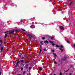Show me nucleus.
Returning a JSON list of instances; mask_svg holds the SVG:
<instances>
[{
    "label": "nucleus",
    "mask_w": 75,
    "mask_h": 75,
    "mask_svg": "<svg viewBox=\"0 0 75 75\" xmlns=\"http://www.w3.org/2000/svg\"><path fill=\"white\" fill-rule=\"evenodd\" d=\"M61 47V48H59V50H61V51H63L64 49H62V48H63V46H62V45H61V46H59L57 45H56V47Z\"/></svg>",
    "instance_id": "nucleus-1"
},
{
    "label": "nucleus",
    "mask_w": 75,
    "mask_h": 75,
    "mask_svg": "<svg viewBox=\"0 0 75 75\" xmlns=\"http://www.w3.org/2000/svg\"><path fill=\"white\" fill-rule=\"evenodd\" d=\"M44 75H46V74H45Z\"/></svg>",
    "instance_id": "nucleus-40"
},
{
    "label": "nucleus",
    "mask_w": 75,
    "mask_h": 75,
    "mask_svg": "<svg viewBox=\"0 0 75 75\" xmlns=\"http://www.w3.org/2000/svg\"><path fill=\"white\" fill-rule=\"evenodd\" d=\"M16 31H17V30Z\"/></svg>",
    "instance_id": "nucleus-45"
},
{
    "label": "nucleus",
    "mask_w": 75,
    "mask_h": 75,
    "mask_svg": "<svg viewBox=\"0 0 75 75\" xmlns=\"http://www.w3.org/2000/svg\"><path fill=\"white\" fill-rule=\"evenodd\" d=\"M28 64H26L25 65V68L26 69H28Z\"/></svg>",
    "instance_id": "nucleus-8"
},
{
    "label": "nucleus",
    "mask_w": 75,
    "mask_h": 75,
    "mask_svg": "<svg viewBox=\"0 0 75 75\" xmlns=\"http://www.w3.org/2000/svg\"><path fill=\"white\" fill-rule=\"evenodd\" d=\"M40 52L39 53V55H40V54H41V51H42V48H41V45H40Z\"/></svg>",
    "instance_id": "nucleus-5"
},
{
    "label": "nucleus",
    "mask_w": 75,
    "mask_h": 75,
    "mask_svg": "<svg viewBox=\"0 0 75 75\" xmlns=\"http://www.w3.org/2000/svg\"><path fill=\"white\" fill-rule=\"evenodd\" d=\"M67 57H65L63 59V61H66V60H67Z\"/></svg>",
    "instance_id": "nucleus-10"
},
{
    "label": "nucleus",
    "mask_w": 75,
    "mask_h": 75,
    "mask_svg": "<svg viewBox=\"0 0 75 75\" xmlns=\"http://www.w3.org/2000/svg\"><path fill=\"white\" fill-rule=\"evenodd\" d=\"M62 75V73H60L59 74V75Z\"/></svg>",
    "instance_id": "nucleus-31"
},
{
    "label": "nucleus",
    "mask_w": 75,
    "mask_h": 75,
    "mask_svg": "<svg viewBox=\"0 0 75 75\" xmlns=\"http://www.w3.org/2000/svg\"><path fill=\"white\" fill-rule=\"evenodd\" d=\"M46 50V48H45L44 49H43L44 51H45Z\"/></svg>",
    "instance_id": "nucleus-27"
},
{
    "label": "nucleus",
    "mask_w": 75,
    "mask_h": 75,
    "mask_svg": "<svg viewBox=\"0 0 75 75\" xmlns=\"http://www.w3.org/2000/svg\"><path fill=\"white\" fill-rule=\"evenodd\" d=\"M42 75H44V74H43Z\"/></svg>",
    "instance_id": "nucleus-44"
},
{
    "label": "nucleus",
    "mask_w": 75,
    "mask_h": 75,
    "mask_svg": "<svg viewBox=\"0 0 75 75\" xmlns=\"http://www.w3.org/2000/svg\"><path fill=\"white\" fill-rule=\"evenodd\" d=\"M54 38V37H51V39L52 40V38Z\"/></svg>",
    "instance_id": "nucleus-26"
},
{
    "label": "nucleus",
    "mask_w": 75,
    "mask_h": 75,
    "mask_svg": "<svg viewBox=\"0 0 75 75\" xmlns=\"http://www.w3.org/2000/svg\"><path fill=\"white\" fill-rule=\"evenodd\" d=\"M68 70H67V71H64V72H66H66H68Z\"/></svg>",
    "instance_id": "nucleus-29"
},
{
    "label": "nucleus",
    "mask_w": 75,
    "mask_h": 75,
    "mask_svg": "<svg viewBox=\"0 0 75 75\" xmlns=\"http://www.w3.org/2000/svg\"><path fill=\"white\" fill-rule=\"evenodd\" d=\"M7 34H6L5 35V36H4L5 38H6V37H7Z\"/></svg>",
    "instance_id": "nucleus-15"
},
{
    "label": "nucleus",
    "mask_w": 75,
    "mask_h": 75,
    "mask_svg": "<svg viewBox=\"0 0 75 75\" xmlns=\"http://www.w3.org/2000/svg\"><path fill=\"white\" fill-rule=\"evenodd\" d=\"M25 74V71H23V75H24Z\"/></svg>",
    "instance_id": "nucleus-18"
},
{
    "label": "nucleus",
    "mask_w": 75,
    "mask_h": 75,
    "mask_svg": "<svg viewBox=\"0 0 75 75\" xmlns=\"http://www.w3.org/2000/svg\"><path fill=\"white\" fill-rule=\"evenodd\" d=\"M49 42H50V44H52L53 46H55V44L54 43V42L51 41H49Z\"/></svg>",
    "instance_id": "nucleus-4"
},
{
    "label": "nucleus",
    "mask_w": 75,
    "mask_h": 75,
    "mask_svg": "<svg viewBox=\"0 0 75 75\" xmlns=\"http://www.w3.org/2000/svg\"><path fill=\"white\" fill-rule=\"evenodd\" d=\"M1 45L0 44V47H1Z\"/></svg>",
    "instance_id": "nucleus-37"
},
{
    "label": "nucleus",
    "mask_w": 75,
    "mask_h": 75,
    "mask_svg": "<svg viewBox=\"0 0 75 75\" xmlns=\"http://www.w3.org/2000/svg\"><path fill=\"white\" fill-rule=\"evenodd\" d=\"M32 69V67L30 66V67H29V70H30H30H31V69Z\"/></svg>",
    "instance_id": "nucleus-12"
},
{
    "label": "nucleus",
    "mask_w": 75,
    "mask_h": 75,
    "mask_svg": "<svg viewBox=\"0 0 75 75\" xmlns=\"http://www.w3.org/2000/svg\"><path fill=\"white\" fill-rule=\"evenodd\" d=\"M54 55L55 56V57H57V54H54Z\"/></svg>",
    "instance_id": "nucleus-28"
},
{
    "label": "nucleus",
    "mask_w": 75,
    "mask_h": 75,
    "mask_svg": "<svg viewBox=\"0 0 75 75\" xmlns=\"http://www.w3.org/2000/svg\"><path fill=\"white\" fill-rule=\"evenodd\" d=\"M1 71H0V75H1Z\"/></svg>",
    "instance_id": "nucleus-34"
},
{
    "label": "nucleus",
    "mask_w": 75,
    "mask_h": 75,
    "mask_svg": "<svg viewBox=\"0 0 75 75\" xmlns=\"http://www.w3.org/2000/svg\"><path fill=\"white\" fill-rule=\"evenodd\" d=\"M21 30H22V31H25V30L23 29H21Z\"/></svg>",
    "instance_id": "nucleus-22"
},
{
    "label": "nucleus",
    "mask_w": 75,
    "mask_h": 75,
    "mask_svg": "<svg viewBox=\"0 0 75 75\" xmlns=\"http://www.w3.org/2000/svg\"><path fill=\"white\" fill-rule=\"evenodd\" d=\"M0 42L1 43V44H3V40H0Z\"/></svg>",
    "instance_id": "nucleus-16"
},
{
    "label": "nucleus",
    "mask_w": 75,
    "mask_h": 75,
    "mask_svg": "<svg viewBox=\"0 0 75 75\" xmlns=\"http://www.w3.org/2000/svg\"><path fill=\"white\" fill-rule=\"evenodd\" d=\"M46 42H47V41H44V43H46Z\"/></svg>",
    "instance_id": "nucleus-32"
},
{
    "label": "nucleus",
    "mask_w": 75,
    "mask_h": 75,
    "mask_svg": "<svg viewBox=\"0 0 75 75\" xmlns=\"http://www.w3.org/2000/svg\"><path fill=\"white\" fill-rule=\"evenodd\" d=\"M29 62H28V61H27V62H26V63H29Z\"/></svg>",
    "instance_id": "nucleus-35"
},
{
    "label": "nucleus",
    "mask_w": 75,
    "mask_h": 75,
    "mask_svg": "<svg viewBox=\"0 0 75 75\" xmlns=\"http://www.w3.org/2000/svg\"><path fill=\"white\" fill-rule=\"evenodd\" d=\"M19 62H20V61H18L16 63V67H17V66H18V64Z\"/></svg>",
    "instance_id": "nucleus-11"
},
{
    "label": "nucleus",
    "mask_w": 75,
    "mask_h": 75,
    "mask_svg": "<svg viewBox=\"0 0 75 75\" xmlns=\"http://www.w3.org/2000/svg\"><path fill=\"white\" fill-rule=\"evenodd\" d=\"M42 40H45V37H43L42 38Z\"/></svg>",
    "instance_id": "nucleus-19"
},
{
    "label": "nucleus",
    "mask_w": 75,
    "mask_h": 75,
    "mask_svg": "<svg viewBox=\"0 0 75 75\" xmlns=\"http://www.w3.org/2000/svg\"><path fill=\"white\" fill-rule=\"evenodd\" d=\"M21 69V71H23V67H21L20 68Z\"/></svg>",
    "instance_id": "nucleus-23"
},
{
    "label": "nucleus",
    "mask_w": 75,
    "mask_h": 75,
    "mask_svg": "<svg viewBox=\"0 0 75 75\" xmlns=\"http://www.w3.org/2000/svg\"><path fill=\"white\" fill-rule=\"evenodd\" d=\"M3 47H2L1 48V51H3Z\"/></svg>",
    "instance_id": "nucleus-17"
},
{
    "label": "nucleus",
    "mask_w": 75,
    "mask_h": 75,
    "mask_svg": "<svg viewBox=\"0 0 75 75\" xmlns=\"http://www.w3.org/2000/svg\"><path fill=\"white\" fill-rule=\"evenodd\" d=\"M20 62H21V64H24V62H25V61L23 60H22L20 61Z\"/></svg>",
    "instance_id": "nucleus-7"
},
{
    "label": "nucleus",
    "mask_w": 75,
    "mask_h": 75,
    "mask_svg": "<svg viewBox=\"0 0 75 75\" xmlns=\"http://www.w3.org/2000/svg\"><path fill=\"white\" fill-rule=\"evenodd\" d=\"M43 42V41H41L40 42V44H41V45H43V43H42V42Z\"/></svg>",
    "instance_id": "nucleus-14"
},
{
    "label": "nucleus",
    "mask_w": 75,
    "mask_h": 75,
    "mask_svg": "<svg viewBox=\"0 0 75 75\" xmlns=\"http://www.w3.org/2000/svg\"><path fill=\"white\" fill-rule=\"evenodd\" d=\"M18 75H21V74H18Z\"/></svg>",
    "instance_id": "nucleus-41"
},
{
    "label": "nucleus",
    "mask_w": 75,
    "mask_h": 75,
    "mask_svg": "<svg viewBox=\"0 0 75 75\" xmlns=\"http://www.w3.org/2000/svg\"><path fill=\"white\" fill-rule=\"evenodd\" d=\"M59 27L60 30H64V28L63 27V26H60Z\"/></svg>",
    "instance_id": "nucleus-6"
},
{
    "label": "nucleus",
    "mask_w": 75,
    "mask_h": 75,
    "mask_svg": "<svg viewBox=\"0 0 75 75\" xmlns=\"http://www.w3.org/2000/svg\"><path fill=\"white\" fill-rule=\"evenodd\" d=\"M8 32H9V34H13V33H14V30H12L11 31H10V30H9L8 31L6 32H4V33H5L6 34V33H8Z\"/></svg>",
    "instance_id": "nucleus-2"
},
{
    "label": "nucleus",
    "mask_w": 75,
    "mask_h": 75,
    "mask_svg": "<svg viewBox=\"0 0 75 75\" xmlns=\"http://www.w3.org/2000/svg\"><path fill=\"white\" fill-rule=\"evenodd\" d=\"M70 74V75H72V74H71V73Z\"/></svg>",
    "instance_id": "nucleus-39"
},
{
    "label": "nucleus",
    "mask_w": 75,
    "mask_h": 75,
    "mask_svg": "<svg viewBox=\"0 0 75 75\" xmlns=\"http://www.w3.org/2000/svg\"><path fill=\"white\" fill-rule=\"evenodd\" d=\"M39 69V71H41L42 70V67H40V68Z\"/></svg>",
    "instance_id": "nucleus-13"
},
{
    "label": "nucleus",
    "mask_w": 75,
    "mask_h": 75,
    "mask_svg": "<svg viewBox=\"0 0 75 75\" xmlns=\"http://www.w3.org/2000/svg\"><path fill=\"white\" fill-rule=\"evenodd\" d=\"M26 58H27V59L28 58V57H26Z\"/></svg>",
    "instance_id": "nucleus-38"
},
{
    "label": "nucleus",
    "mask_w": 75,
    "mask_h": 75,
    "mask_svg": "<svg viewBox=\"0 0 75 75\" xmlns=\"http://www.w3.org/2000/svg\"><path fill=\"white\" fill-rule=\"evenodd\" d=\"M67 43H69V44H70V42H69V41H68V40L67 41Z\"/></svg>",
    "instance_id": "nucleus-21"
},
{
    "label": "nucleus",
    "mask_w": 75,
    "mask_h": 75,
    "mask_svg": "<svg viewBox=\"0 0 75 75\" xmlns=\"http://www.w3.org/2000/svg\"><path fill=\"white\" fill-rule=\"evenodd\" d=\"M75 6H74V8H75Z\"/></svg>",
    "instance_id": "nucleus-42"
},
{
    "label": "nucleus",
    "mask_w": 75,
    "mask_h": 75,
    "mask_svg": "<svg viewBox=\"0 0 75 75\" xmlns=\"http://www.w3.org/2000/svg\"><path fill=\"white\" fill-rule=\"evenodd\" d=\"M54 75H56L55 74H54Z\"/></svg>",
    "instance_id": "nucleus-43"
},
{
    "label": "nucleus",
    "mask_w": 75,
    "mask_h": 75,
    "mask_svg": "<svg viewBox=\"0 0 75 75\" xmlns=\"http://www.w3.org/2000/svg\"><path fill=\"white\" fill-rule=\"evenodd\" d=\"M48 43H49V42L48 41H47V40L46 41V43L48 44Z\"/></svg>",
    "instance_id": "nucleus-25"
},
{
    "label": "nucleus",
    "mask_w": 75,
    "mask_h": 75,
    "mask_svg": "<svg viewBox=\"0 0 75 75\" xmlns=\"http://www.w3.org/2000/svg\"><path fill=\"white\" fill-rule=\"evenodd\" d=\"M24 63L23 64H22V65H23V66H24Z\"/></svg>",
    "instance_id": "nucleus-36"
},
{
    "label": "nucleus",
    "mask_w": 75,
    "mask_h": 75,
    "mask_svg": "<svg viewBox=\"0 0 75 75\" xmlns=\"http://www.w3.org/2000/svg\"><path fill=\"white\" fill-rule=\"evenodd\" d=\"M73 3V2H70V3L69 4V5H71L72 4V3Z\"/></svg>",
    "instance_id": "nucleus-20"
},
{
    "label": "nucleus",
    "mask_w": 75,
    "mask_h": 75,
    "mask_svg": "<svg viewBox=\"0 0 75 75\" xmlns=\"http://www.w3.org/2000/svg\"><path fill=\"white\" fill-rule=\"evenodd\" d=\"M51 51L52 52H54V50H52Z\"/></svg>",
    "instance_id": "nucleus-33"
},
{
    "label": "nucleus",
    "mask_w": 75,
    "mask_h": 75,
    "mask_svg": "<svg viewBox=\"0 0 75 75\" xmlns=\"http://www.w3.org/2000/svg\"><path fill=\"white\" fill-rule=\"evenodd\" d=\"M27 34L29 35V38H30V39H31L32 38H33V37H34V36H33L31 34H29L28 33Z\"/></svg>",
    "instance_id": "nucleus-3"
},
{
    "label": "nucleus",
    "mask_w": 75,
    "mask_h": 75,
    "mask_svg": "<svg viewBox=\"0 0 75 75\" xmlns=\"http://www.w3.org/2000/svg\"><path fill=\"white\" fill-rule=\"evenodd\" d=\"M18 56L19 57H20V58H21V55L20 54H18Z\"/></svg>",
    "instance_id": "nucleus-24"
},
{
    "label": "nucleus",
    "mask_w": 75,
    "mask_h": 75,
    "mask_svg": "<svg viewBox=\"0 0 75 75\" xmlns=\"http://www.w3.org/2000/svg\"><path fill=\"white\" fill-rule=\"evenodd\" d=\"M54 63L55 64H57V62H54Z\"/></svg>",
    "instance_id": "nucleus-30"
},
{
    "label": "nucleus",
    "mask_w": 75,
    "mask_h": 75,
    "mask_svg": "<svg viewBox=\"0 0 75 75\" xmlns=\"http://www.w3.org/2000/svg\"><path fill=\"white\" fill-rule=\"evenodd\" d=\"M30 27L31 28H35V26L33 25H32L30 26Z\"/></svg>",
    "instance_id": "nucleus-9"
}]
</instances>
